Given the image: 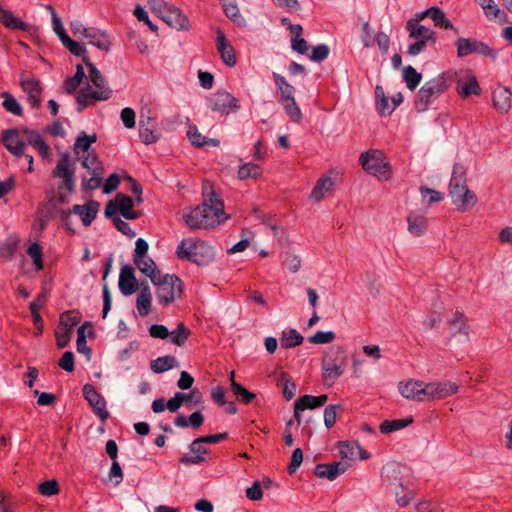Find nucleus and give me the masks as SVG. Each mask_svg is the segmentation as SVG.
<instances>
[{"label":"nucleus","mask_w":512,"mask_h":512,"mask_svg":"<svg viewBox=\"0 0 512 512\" xmlns=\"http://www.w3.org/2000/svg\"><path fill=\"white\" fill-rule=\"evenodd\" d=\"M261 174V168L257 164L245 163L239 167L238 178L240 180L257 179Z\"/></svg>","instance_id":"49530a36"},{"label":"nucleus","mask_w":512,"mask_h":512,"mask_svg":"<svg viewBox=\"0 0 512 512\" xmlns=\"http://www.w3.org/2000/svg\"><path fill=\"white\" fill-rule=\"evenodd\" d=\"M406 29L409 32V37L414 39H421L425 41H433L435 42V32L430 28L421 25L420 23H416V20H408L406 23Z\"/></svg>","instance_id":"b1692460"},{"label":"nucleus","mask_w":512,"mask_h":512,"mask_svg":"<svg viewBox=\"0 0 512 512\" xmlns=\"http://www.w3.org/2000/svg\"><path fill=\"white\" fill-rule=\"evenodd\" d=\"M413 423L412 417H407L404 419H395V420H385L381 423L379 429L383 434L391 433L394 431H398L403 429Z\"/></svg>","instance_id":"c9c22d12"},{"label":"nucleus","mask_w":512,"mask_h":512,"mask_svg":"<svg viewBox=\"0 0 512 512\" xmlns=\"http://www.w3.org/2000/svg\"><path fill=\"white\" fill-rule=\"evenodd\" d=\"M20 85L27 95V100L31 104V106L38 107L40 105V95L42 92V87L40 85V80L34 77H24L22 76L20 79Z\"/></svg>","instance_id":"dca6fc26"},{"label":"nucleus","mask_w":512,"mask_h":512,"mask_svg":"<svg viewBox=\"0 0 512 512\" xmlns=\"http://www.w3.org/2000/svg\"><path fill=\"white\" fill-rule=\"evenodd\" d=\"M83 396L93 408L94 413L105 422L109 418V412L106 409V401L97 392L91 384H85L83 387Z\"/></svg>","instance_id":"f8f14e48"},{"label":"nucleus","mask_w":512,"mask_h":512,"mask_svg":"<svg viewBox=\"0 0 512 512\" xmlns=\"http://www.w3.org/2000/svg\"><path fill=\"white\" fill-rule=\"evenodd\" d=\"M403 80L407 88L413 91L420 84L422 75L412 66H407L403 69Z\"/></svg>","instance_id":"a18cd8bd"},{"label":"nucleus","mask_w":512,"mask_h":512,"mask_svg":"<svg viewBox=\"0 0 512 512\" xmlns=\"http://www.w3.org/2000/svg\"><path fill=\"white\" fill-rule=\"evenodd\" d=\"M152 295L147 283H142L136 299V307L140 316L145 317L150 313Z\"/></svg>","instance_id":"bb28decb"},{"label":"nucleus","mask_w":512,"mask_h":512,"mask_svg":"<svg viewBox=\"0 0 512 512\" xmlns=\"http://www.w3.org/2000/svg\"><path fill=\"white\" fill-rule=\"evenodd\" d=\"M231 390L236 395L237 399L245 404L251 403L255 398L256 394L248 391L242 385L238 384L234 380V371L230 373Z\"/></svg>","instance_id":"f704fd0d"},{"label":"nucleus","mask_w":512,"mask_h":512,"mask_svg":"<svg viewBox=\"0 0 512 512\" xmlns=\"http://www.w3.org/2000/svg\"><path fill=\"white\" fill-rule=\"evenodd\" d=\"M99 208V203L96 201H90L83 205L80 212V218L84 226H89L95 219Z\"/></svg>","instance_id":"c03bdc74"},{"label":"nucleus","mask_w":512,"mask_h":512,"mask_svg":"<svg viewBox=\"0 0 512 512\" xmlns=\"http://www.w3.org/2000/svg\"><path fill=\"white\" fill-rule=\"evenodd\" d=\"M303 340V336L296 329H290L283 333L280 343L283 348L288 349L301 345Z\"/></svg>","instance_id":"a19ab883"},{"label":"nucleus","mask_w":512,"mask_h":512,"mask_svg":"<svg viewBox=\"0 0 512 512\" xmlns=\"http://www.w3.org/2000/svg\"><path fill=\"white\" fill-rule=\"evenodd\" d=\"M203 197H204L203 203H208L209 208L214 209V208H217L218 205H219V207H221V211L219 212V217H221V218L226 217L225 213H224L223 201L218 197V195L213 190L208 191L207 187L204 186Z\"/></svg>","instance_id":"de8ad7c7"},{"label":"nucleus","mask_w":512,"mask_h":512,"mask_svg":"<svg viewBox=\"0 0 512 512\" xmlns=\"http://www.w3.org/2000/svg\"><path fill=\"white\" fill-rule=\"evenodd\" d=\"M361 41L367 48H371L375 43V36L373 29L370 28L369 23L365 22L362 27Z\"/></svg>","instance_id":"e2e57ef3"},{"label":"nucleus","mask_w":512,"mask_h":512,"mask_svg":"<svg viewBox=\"0 0 512 512\" xmlns=\"http://www.w3.org/2000/svg\"><path fill=\"white\" fill-rule=\"evenodd\" d=\"M81 165L89 172H96L97 175L104 174L103 163L99 160L95 151L77 157Z\"/></svg>","instance_id":"7c9ffc66"},{"label":"nucleus","mask_w":512,"mask_h":512,"mask_svg":"<svg viewBox=\"0 0 512 512\" xmlns=\"http://www.w3.org/2000/svg\"><path fill=\"white\" fill-rule=\"evenodd\" d=\"M420 192L422 198L427 204L437 203L443 199V195L440 192L429 188L421 187Z\"/></svg>","instance_id":"680f3d73"},{"label":"nucleus","mask_w":512,"mask_h":512,"mask_svg":"<svg viewBox=\"0 0 512 512\" xmlns=\"http://www.w3.org/2000/svg\"><path fill=\"white\" fill-rule=\"evenodd\" d=\"M216 42H217L216 43L217 50H218L223 62L229 67L235 66L237 59H236L234 48L227 41L224 33L221 30L217 31Z\"/></svg>","instance_id":"aec40b11"},{"label":"nucleus","mask_w":512,"mask_h":512,"mask_svg":"<svg viewBox=\"0 0 512 512\" xmlns=\"http://www.w3.org/2000/svg\"><path fill=\"white\" fill-rule=\"evenodd\" d=\"M90 173H91L90 178L84 177L82 179V188L85 191H91V190L97 189L101 185L102 180H103L104 174L97 175L96 172H90Z\"/></svg>","instance_id":"bf43d9fd"},{"label":"nucleus","mask_w":512,"mask_h":512,"mask_svg":"<svg viewBox=\"0 0 512 512\" xmlns=\"http://www.w3.org/2000/svg\"><path fill=\"white\" fill-rule=\"evenodd\" d=\"M176 254L179 259H185L197 265H206L215 256L212 246L194 238L183 239L177 247Z\"/></svg>","instance_id":"7ed1b4c3"},{"label":"nucleus","mask_w":512,"mask_h":512,"mask_svg":"<svg viewBox=\"0 0 512 512\" xmlns=\"http://www.w3.org/2000/svg\"><path fill=\"white\" fill-rule=\"evenodd\" d=\"M454 76L457 72L448 71L437 77L426 81L419 89L416 99L415 108L418 112L428 110L429 106L450 87Z\"/></svg>","instance_id":"f03ea898"},{"label":"nucleus","mask_w":512,"mask_h":512,"mask_svg":"<svg viewBox=\"0 0 512 512\" xmlns=\"http://www.w3.org/2000/svg\"><path fill=\"white\" fill-rule=\"evenodd\" d=\"M346 365L347 358L345 351L339 347L331 348L322 360L324 381L333 384L335 380L343 374Z\"/></svg>","instance_id":"39448f33"},{"label":"nucleus","mask_w":512,"mask_h":512,"mask_svg":"<svg viewBox=\"0 0 512 512\" xmlns=\"http://www.w3.org/2000/svg\"><path fill=\"white\" fill-rule=\"evenodd\" d=\"M85 72L83 66L78 64L76 66V73L74 76L69 77L64 83V89L68 94H71L76 91L79 85L82 83L85 78Z\"/></svg>","instance_id":"37998d69"},{"label":"nucleus","mask_w":512,"mask_h":512,"mask_svg":"<svg viewBox=\"0 0 512 512\" xmlns=\"http://www.w3.org/2000/svg\"><path fill=\"white\" fill-rule=\"evenodd\" d=\"M149 6L153 12L162 18L172 5L164 0H149Z\"/></svg>","instance_id":"774afa93"},{"label":"nucleus","mask_w":512,"mask_h":512,"mask_svg":"<svg viewBox=\"0 0 512 512\" xmlns=\"http://www.w3.org/2000/svg\"><path fill=\"white\" fill-rule=\"evenodd\" d=\"M449 196L459 211L465 212L474 207L477 197L466 184V169L462 164L455 163L449 182Z\"/></svg>","instance_id":"f257e3e1"},{"label":"nucleus","mask_w":512,"mask_h":512,"mask_svg":"<svg viewBox=\"0 0 512 512\" xmlns=\"http://www.w3.org/2000/svg\"><path fill=\"white\" fill-rule=\"evenodd\" d=\"M112 91L110 88H104L99 90H92L91 86H87L80 90L76 97L78 104L77 110L83 111L88 105L94 104L97 101H105L111 97Z\"/></svg>","instance_id":"9d476101"},{"label":"nucleus","mask_w":512,"mask_h":512,"mask_svg":"<svg viewBox=\"0 0 512 512\" xmlns=\"http://www.w3.org/2000/svg\"><path fill=\"white\" fill-rule=\"evenodd\" d=\"M119 289L124 296L132 295L138 287V283L132 266L123 265L119 275Z\"/></svg>","instance_id":"a211bd4d"},{"label":"nucleus","mask_w":512,"mask_h":512,"mask_svg":"<svg viewBox=\"0 0 512 512\" xmlns=\"http://www.w3.org/2000/svg\"><path fill=\"white\" fill-rule=\"evenodd\" d=\"M190 330L183 324H178L177 328L173 330L169 336H171V342L177 346H182L190 336Z\"/></svg>","instance_id":"8fccbe9b"},{"label":"nucleus","mask_w":512,"mask_h":512,"mask_svg":"<svg viewBox=\"0 0 512 512\" xmlns=\"http://www.w3.org/2000/svg\"><path fill=\"white\" fill-rule=\"evenodd\" d=\"M0 21L2 24L12 30L28 31L29 25L21 19L15 17L10 10L2 8L0 10Z\"/></svg>","instance_id":"c756f323"},{"label":"nucleus","mask_w":512,"mask_h":512,"mask_svg":"<svg viewBox=\"0 0 512 512\" xmlns=\"http://www.w3.org/2000/svg\"><path fill=\"white\" fill-rule=\"evenodd\" d=\"M221 207L209 208L208 203L201 205L183 213V220L191 229H207L215 227L225 221L228 217H219Z\"/></svg>","instance_id":"20e7f679"},{"label":"nucleus","mask_w":512,"mask_h":512,"mask_svg":"<svg viewBox=\"0 0 512 512\" xmlns=\"http://www.w3.org/2000/svg\"><path fill=\"white\" fill-rule=\"evenodd\" d=\"M39 492L44 496H53L58 494V483L55 480H47L38 486Z\"/></svg>","instance_id":"052dcab7"},{"label":"nucleus","mask_w":512,"mask_h":512,"mask_svg":"<svg viewBox=\"0 0 512 512\" xmlns=\"http://www.w3.org/2000/svg\"><path fill=\"white\" fill-rule=\"evenodd\" d=\"M161 19L177 30H187L189 28L188 18L175 6H171Z\"/></svg>","instance_id":"5701e85b"},{"label":"nucleus","mask_w":512,"mask_h":512,"mask_svg":"<svg viewBox=\"0 0 512 512\" xmlns=\"http://www.w3.org/2000/svg\"><path fill=\"white\" fill-rule=\"evenodd\" d=\"M133 263L139 269L140 272L150 278L151 282H155L158 279L160 272L156 268V264L149 256L133 258Z\"/></svg>","instance_id":"c85d7f7f"},{"label":"nucleus","mask_w":512,"mask_h":512,"mask_svg":"<svg viewBox=\"0 0 512 512\" xmlns=\"http://www.w3.org/2000/svg\"><path fill=\"white\" fill-rule=\"evenodd\" d=\"M157 286V300L162 305L171 304L176 298H179L183 291V284L180 278L166 274L158 275V279L152 282Z\"/></svg>","instance_id":"423d86ee"},{"label":"nucleus","mask_w":512,"mask_h":512,"mask_svg":"<svg viewBox=\"0 0 512 512\" xmlns=\"http://www.w3.org/2000/svg\"><path fill=\"white\" fill-rule=\"evenodd\" d=\"M457 56L466 57L472 53L479 54L495 60L498 56L497 50L488 44L472 38L459 37L456 41Z\"/></svg>","instance_id":"0eeeda50"},{"label":"nucleus","mask_w":512,"mask_h":512,"mask_svg":"<svg viewBox=\"0 0 512 512\" xmlns=\"http://www.w3.org/2000/svg\"><path fill=\"white\" fill-rule=\"evenodd\" d=\"M2 97L4 98L2 106L7 112L15 116L23 115V108L21 104L12 94H10L9 92H3Z\"/></svg>","instance_id":"ea45409f"},{"label":"nucleus","mask_w":512,"mask_h":512,"mask_svg":"<svg viewBox=\"0 0 512 512\" xmlns=\"http://www.w3.org/2000/svg\"><path fill=\"white\" fill-rule=\"evenodd\" d=\"M73 332L69 330V328L63 327L59 322L55 329V339L56 344L59 348L66 347L71 338H72Z\"/></svg>","instance_id":"864d4df0"},{"label":"nucleus","mask_w":512,"mask_h":512,"mask_svg":"<svg viewBox=\"0 0 512 512\" xmlns=\"http://www.w3.org/2000/svg\"><path fill=\"white\" fill-rule=\"evenodd\" d=\"M202 439L196 438L192 441L190 445V451L193 455L185 454L180 458V463L184 465H197L205 461L203 455L208 452V450L203 446Z\"/></svg>","instance_id":"4be33fe9"},{"label":"nucleus","mask_w":512,"mask_h":512,"mask_svg":"<svg viewBox=\"0 0 512 512\" xmlns=\"http://www.w3.org/2000/svg\"><path fill=\"white\" fill-rule=\"evenodd\" d=\"M208 106L213 111L222 115H228L231 112L239 110L238 99L225 90H218L208 99Z\"/></svg>","instance_id":"1a4fd4ad"},{"label":"nucleus","mask_w":512,"mask_h":512,"mask_svg":"<svg viewBox=\"0 0 512 512\" xmlns=\"http://www.w3.org/2000/svg\"><path fill=\"white\" fill-rule=\"evenodd\" d=\"M149 122V119L147 120V123H145L142 119L139 122V136L144 144H151L157 140V137L154 135L152 128L148 126Z\"/></svg>","instance_id":"5fc2aeb1"},{"label":"nucleus","mask_w":512,"mask_h":512,"mask_svg":"<svg viewBox=\"0 0 512 512\" xmlns=\"http://www.w3.org/2000/svg\"><path fill=\"white\" fill-rule=\"evenodd\" d=\"M338 405H329L324 410V424L329 429L336 423Z\"/></svg>","instance_id":"69168bd1"},{"label":"nucleus","mask_w":512,"mask_h":512,"mask_svg":"<svg viewBox=\"0 0 512 512\" xmlns=\"http://www.w3.org/2000/svg\"><path fill=\"white\" fill-rule=\"evenodd\" d=\"M279 103L283 106L286 114L290 117V119L293 122L301 121L302 112H301L299 106L297 105L295 98H293L292 100H286L284 102H279Z\"/></svg>","instance_id":"3c124183"},{"label":"nucleus","mask_w":512,"mask_h":512,"mask_svg":"<svg viewBox=\"0 0 512 512\" xmlns=\"http://www.w3.org/2000/svg\"><path fill=\"white\" fill-rule=\"evenodd\" d=\"M272 77L280 94L279 102H284L286 100H292L295 98V88L286 80L284 76L277 72H273Z\"/></svg>","instance_id":"cd10ccee"},{"label":"nucleus","mask_w":512,"mask_h":512,"mask_svg":"<svg viewBox=\"0 0 512 512\" xmlns=\"http://www.w3.org/2000/svg\"><path fill=\"white\" fill-rule=\"evenodd\" d=\"M400 394L409 400L427 401V383L410 380L406 383L400 382L398 386Z\"/></svg>","instance_id":"4468645a"},{"label":"nucleus","mask_w":512,"mask_h":512,"mask_svg":"<svg viewBox=\"0 0 512 512\" xmlns=\"http://www.w3.org/2000/svg\"><path fill=\"white\" fill-rule=\"evenodd\" d=\"M22 134L25 136L26 142L37 150L42 158L48 159L50 157V148L45 143L39 132L30 129H23Z\"/></svg>","instance_id":"412c9836"},{"label":"nucleus","mask_w":512,"mask_h":512,"mask_svg":"<svg viewBox=\"0 0 512 512\" xmlns=\"http://www.w3.org/2000/svg\"><path fill=\"white\" fill-rule=\"evenodd\" d=\"M431 19L434 22V25L443 29H454L451 21L446 17L445 13L438 7L433 6V11L431 15Z\"/></svg>","instance_id":"603ef678"},{"label":"nucleus","mask_w":512,"mask_h":512,"mask_svg":"<svg viewBox=\"0 0 512 512\" xmlns=\"http://www.w3.org/2000/svg\"><path fill=\"white\" fill-rule=\"evenodd\" d=\"M2 141L5 148L13 155L19 157L23 155L26 142L20 139L18 129H7L3 132Z\"/></svg>","instance_id":"f3484780"},{"label":"nucleus","mask_w":512,"mask_h":512,"mask_svg":"<svg viewBox=\"0 0 512 512\" xmlns=\"http://www.w3.org/2000/svg\"><path fill=\"white\" fill-rule=\"evenodd\" d=\"M150 367L154 373H163L172 368L178 367V361L174 356L165 355L151 361Z\"/></svg>","instance_id":"473e14b6"},{"label":"nucleus","mask_w":512,"mask_h":512,"mask_svg":"<svg viewBox=\"0 0 512 512\" xmlns=\"http://www.w3.org/2000/svg\"><path fill=\"white\" fill-rule=\"evenodd\" d=\"M328 400L326 394L319 396L303 395L297 399V409H314L325 405Z\"/></svg>","instance_id":"2f4dec72"},{"label":"nucleus","mask_w":512,"mask_h":512,"mask_svg":"<svg viewBox=\"0 0 512 512\" xmlns=\"http://www.w3.org/2000/svg\"><path fill=\"white\" fill-rule=\"evenodd\" d=\"M483 9L488 20L506 22L507 14L501 10L494 0H475Z\"/></svg>","instance_id":"393cba45"},{"label":"nucleus","mask_w":512,"mask_h":512,"mask_svg":"<svg viewBox=\"0 0 512 512\" xmlns=\"http://www.w3.org/2000/svg\"><path fill=\"white\" fill-rule=\"evenodd\" d=\"M360 161L365 171L380 179H388L389 165L383 159L380 151H369L361 155Z\"/></svg>","instance_id":"6e6552de"},{"label":"nucleus","mask_w":512,"mask_h":512,"mask_svg":"<svg viewBox=\"0 0 512 512\" xmlns=\"http://www.w3.org/2000/svg\"><path fill=\"white\" fill-rule=\"evenodd\" d=\"M86 66L89 68V78L90 81L95 85L98 89L108 88L106 86V82L101 72L97 69V67L90 61V59L85 60Z\"/></svg>","instance_id":"09e8293b"},{"label":"nucleus","mask_w":512,"mask_h":512,"mask_svg":"<svg viewBox=\"0 0 512 512\" xmlns=\"http://www.w3.org/2000/svg\"><path fill=\"white\" fill-rule=\"evenodd\" d=\"M449 325L452 329V334H463L465 340H468V326L466 325L465 317L462 313L456 312L453 319L449 321Z\"/></svg>","instance_id":"58836bf2"},{"label":"nucleus","mask_w":512,"mask_h":512,"mask_svg":"<svg viewBox=\"0 0 512 512\" xmlns=\"http://www.w3.org/2000/svg\"><path fill=\"white\" fill-rule=\"evenodd\" d=\"M330 49L326 44H319L312 49L310 59L315 62L325 60L329 55Z\"/></svg>","instance_id":"0e129e2a"},{"label":"nucleus","mask_w":512,"mask_h":512,"mask_svg":"<svg viewBox=\"0 0 512 512\" xmlns=\"http://www.w3.org/2000/svg\"><path fill=\"white\" fill-rule=\"evenodd\" d=\"M454 79L457 80L456 90L461 97L466 98L470 95H480L481 88L478 81L469 70L463 71L460 74L457 73Z\"/></svg>","instance_id":"9b49d317"},{"label":"nucleus","mask_w":512,"mask_h":512,"mask_svg":"<svg viewBox=\"0 0 512 512\" xmlns=\"http://www.w3.org/2000/svg\"><path fill=\"white\" fill-rule=\"evenodd\" d=\"M458 386L452 382H431L427 383V401L441 400L455 394Z\"/></svg>","instance_id":"2eb2a0df"},{"label":"nucleus","mask_w":512,"mask_h":512,"mask_svg":"<svg viewBox=\"0 0 512 512\" xmlns=\"http://www.w3.org/2000/svg\"><path fill=\"white\" fill-rule=\"evenodd\" d=\"M97 141V135L95 133L91 135H87L84 131H81L77 136L73 151L76 157L82 156L83 154H87L91 151H94L91 148V145Z\"/></svg>","instance_id":"a878e982"},{"label":"nucleus","mask_w":512,"mask_h":512,"mask_svg":"<svg viewBox=\"0 0 512 512\" xmlns=\"http://www.w3.org/2000/svg\"><path fill=\"white\" fill-rule=\"evenodd\" d=\"M494 108L502 114H506L512 107V92L508 87H499L492 93Z\"/></svg>","instance_id":"6ab92c4d"},{"label":"nucleus","mask_w":512,"mask_h":512,"mask_svg":"<svg viewBox=\"0 0 512 512\" xmlns=\"http://www.w3.org/2000/svg\"><path fill=\"white\" fill-rule=\"evenodd\" d=\"M74 173L75 168L70 163V157L67 153H64L60 157L53 171V175L54 177L61 178L65 188L68 191H72L74 188Z\"/></svg>","instance_id":"ddd939ff"},{"label":"nucleus","mask_w":512,"mask_h":512,"mask_svg":"<svg viewBox=\"0 0 512 512\" xmlns=\"http://www.w3.org/2000/svg\"><path fill=\"white\" fill-rule=\"evenodd\" d=\"M63 45L65 46V48L69 50L71 54L82 57L84 63L85 60L89 59L87 55V50L71 38H69L68 40L66 39V42H64Z\"/></svg>","instance_id":"4d7b16f0"},{"label":"nucleus","mask_w":512,"mask_h":512,"mask_svg":"<svg viewBox=\"0 0 512 512\" xmlns=\"http://www.w3.org/2000/svg\"><path fill=\"white\" fill-rule=\"evenodd\" d=\"M334 185V182L329 177L320 178L315 187L313 188L310 197L315 201H320L325 193L329 192Z\"/></svg>","instance_id":"e433bc0d"},{"label":"nucleus","mask_w":512,"mask_h":512,"mask_svg":"<svg viewBox=\"0 0 512 512\" xmlns=\"http://www.w3.org/2000/svg\"><path fill=\"white\" fill-rule=\"evenodd\" d=\"M340 457L342 460L351 461L358 455V450H361V446L356 442L341 441L339 442Z\"/></svg>","instance_id":"4c0bfd02"},{"label":"nucleus","mask_w":512,"mask_h":512,"mask_svg":"<svg viewBox=\"0 0 512 512\" xmlns=\"http://www.w3.org/2000/svg\"><path fill=\"white\" fill-rule=\"evenodd\" d=\"M82 315L78 310H68L60 315L59 323L73 332L74 327L81 321Z\"/></svg>","instance_id":"79ce46f5"},{"label":"nucleus","mask_w":512,"mask_h":512,"mask_svg":"<svg viewBox=\"0 0 512 512\" xmlns=\"http://www.w3.org/2000/svg\"><path fill=\"white\" fill-rule=\"evenodd\" d=\"M408 230L414 236H421L427 229L426 218L418 213H410L408 216Z\"/></svg>","instance_id":"72a5a7b5"},{"label":"nucleus","mask_w":512,"mask_h":512,"mask_svg":"<svg viewBox=\"0 0 512 512\" xmlns=\"http://www.w3.org/2000/svg\"><path fill=\"white\" fill-rule=\"evenodd\" d=\"M333 331H318L313 336L309 337L308 341L312 344H328L335 339Z\"/></svg>","instance_id":"13d9d810"},{"label":"nucleus","mask_w":512,"mask_h":512,"mask_svg":"<svg viewBox=\"0 0 512 512\" xmlns=\"http://www.w3.org/2000/svg\"><path fill=\"white\" fill-rule=\"evenodd\" d=\"M120 117L126 128L132 129L135 127L136 114L132 108L126 107L122 109Z\"/></svg>","instance_id":"338daca9"},{"label":"nucleus","mask_w":512,"mask_h":512,"mask_svg":"<svg viewBox=\"0 0 512 512\" xmlns=\"http://www.w3.org/2000/svg\"><path fill=\"white\" fill-rule=\"evenodd\" d=\"M314 473L319 478H327L332 481L337 478V472L333 469V465L331 464H318L314 469Z\"/></svg>","instance_id":"6e6d98bb"}]
</instances>
